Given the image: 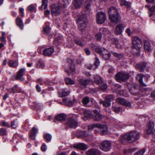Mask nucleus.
<instances>
[{
  "mask_svg": "<svg viewBox=\"0 0 155 155\" xmlns=\"http://www.w3.org/2000/svg\"><path fill=\"white\" fill-rule=\"evenodd\" d=\"M78 122L72 117H69L67 120L66 125L70 128H76L78 127Z\"/></svg>",
  "mask_w": 155,
  "mask_h": 155,
  "instance_id": "nucleus-10",
  "label": "nucleus"
},
{
  "mask_svg": "<svg viewBox=\"0 0 155 155\" xmlns=\"http://www.w3.org/2000/svg\"><path fill=\"white\" fill-rule=\"evenodd\" d=\"M149 77L148 76L145 75L143 74L140 73L138 74L136 78L138 80L141 85L143 86H146L147 85L143 82V81L145 82L147 81Z\"/></svg>",
  "mask_w": 155,
  "mask_h": 155,
  "instance_id": "nucleus-9",
  "label": "nucleus"
},
{
  "mask_svg": "<svg viewBox=\"0 0 155 155\" xmlns=\"http://www.w3.org/2000/svg\"><path fill=\"white\" fill-rule=\"evenodd\" d=\"M83 0H74L73 2V4L76 8L79 7L82 2Z\"/></svg>",
  "mask_w": 155,
  "mask_h": 155,
  "instance_id": "nucleus-33",
  "label": "nucleus"
},
{
  "mask_svg": "<svg viewBox=\"0 0 155 155\" xmlns=\"http://www.w3.org/2000/svg\"><path fill=\"white\" fill-rule=\"evenodd\" d=\"M89 101V98L87 97H86L83 99V103L84 105H87Z\"/></svg>",
  "mask_w": 155,
  "mask_h": 155,
  "instance_id": "nucleus-55",
  "label": "nucleus"
},
{
  "mask_svg": "<svg viewBox=\"0 0 155 155\" xmlns=\"http://www.w3.org/2000/svg\"><path fill=\"white\" fill-rule=\"evenodd\" d=\"M51 8L52 15L55 16L61 14L63 10L62 7L57 4H53L51 6Z\"/></svg>",
  "mask_w": 155,
  "mask_h": 155,
  "instance_id": "nucleus-5",
  "label": "nucleus"
},
{
  "mask_svg": "<svg viewBox=\"0 0 155 155\" xmlns=\"http://www.w3.org/2000/svg\"><path fill=\"white\" fill-rule=\"evenodd\" d=\"M77 136L79 138H85L92 137L93 136V134L87 133L85 131H82L78 132L77 134Z\"/></svg>",
  "mask_w": 155,
  "mask_h": 155,
  "instance_id": "nucleus-17",
  "label": "nucleus"
},
{
  "mask_svg": "<svg viewBox=\"0 0 155 155\" xmlns=\"http://www.w3.org/2000/svg\"><path fill=\"white\" fill-rule=\"evenodd\" d=\"M95 51L96 52L99 53L102 55V54L104 53H106V52H107V50L104 49L103 50H102L100 48H97L95 49Z\"/></svg>",
  "mask_w": 155,
  "mask_h": 155,
  "instance_id": "nucleus-49",
  "label": "nucleus"
},
{
  "mask_svg": "<svg viewBox=\"0 0 155 155\" xmlns=\"http://www.w3.org/2000/svg\"><path fill=\"white\" fill-rule=\"evenodd\" d=\"M97 22L98 24H102L105 22L107 19V16L105 12H98L96 15Z\"/></svg>",
  "mask_w": 155,
  "mask_h": 155,
  "instance_id": "nucleus-8",
  "label": "nucleus"
},
{
  "mask_svg": "<svg viewBox=\"0 0 155 155\" xmlns=\"http://www.w3.org/2000/svg\"><path fill=\"white\" fill-rule=\"evenodd\" d=\"M113 110L116 113H118L120 111V108L119 107H114L113 108Z\"/></svg>",
  "mask_w": 155,
  "mask_h": 155,
  "instance_id": "nucleus-61",
  "label": "nucleus"
},
{
  "mask_svg": "<svg viewBox=\"0 0 155 155\" xmlns=\"http://www.w3.org/2000/svg\"><path fill=\"white\" fill-rule=\"evenodd\" d=\"M132 42L134 47L136 49L140 50L142 46V41L139 37L135 36L132 37Z\"/></svg>",
  "mask_w": 155,
  "mask_h": 155,
  "instance_id": "nucleus-6",
  "label": "nucleus"
},
{
  "mask_svg": "<svg viewBox=\"0 0 155 155\" xmlns=\"http://www.w3.org/2000/svg\"><path fill=\"white\" fill-rule=\"evenodd\" d=\"M116 101L117 103L126 107H130L131 106L130 102L123 98L119 97L116 99Z\"/></svg>",
  "mask_w": 155,
  "mask_h": 155,
  "instance_id": "nucleus-13",
  "label": "nucleus"
},
{
  "mask_svg": "<svg viewBox=\"0 0 155 155\" xmlns=\"http://www.w3.org/2000/svg\"><path fill=\"white\" fill-rule=\"evenodd\" d=\"M120 5H126L129 6L130 5V4L129 2H126L124 0H121L120 2Z\"/></svg>",
  "mask_w": 155,
  "mask_h": 155,
  "instance_id": "nucleus-53",
  "label": "nucleus"
},
{
  "mask_svg": "<svg viewBox=\"0 0 155 155\" xmlns=\"http://www.w3.org/2000/svg\"><path fill=\"white\" fill-rule=\"evenodd\" d=\"M129 74L124 72H119L115 75L116 80L118 82H124L128 79Z\"/></svg>",
  "mask_w": 155,
  "mask_h": 155,
  "instance_id": "nucleus-7",
  "label": "nucleus"
},
{
  "mask_svg": "<svg viewBox=\"0 0 155 155\" xmlns=\"http://www.w3.org/2000/svg\"><path fill=\"white\" fill-rule=\"evenodd\" d=\"M100 63L98 59L96 58L95 59V61L94 63V64L96 67H97V66L99 65Z\"/></svg>",
  "mask_w": 155,
  "mask_h": 155,
  "instance_id": "nucleus-63",
  "label": "nucleus"
},
{
  "mask_svg": "<svg viewBox=\"0 0 155 155\" xmlns=\"http://www.w3.org/2000/svg\"><path fill=\"white\" fill-rule=\"evenodd\" d=\"M114 55L118 58L119 59H121L123 57V55L121 54H118L116 53H113Z\"/></svg>",
  "mask_w": 155,
  "mask_h": 155,
  "instance_id": "nucleus-57",
  "label": "nucleus"
},
{
  "mask_svg": "<svg viewBox=\"0 0 155 155\" xmlns=\"http://www.w3.org/2000/svg\"><path fill=\"white\" fill-rule=\"evenodd\" d=\"M6 131L5 129L3 128L0 129V135H4L6 134Z\"/></svg>",
  "mask_w": 155,
  "mask_h": 155,
  "instance_id": "nucleus-59",
  "label": "nucleus"
},
{
  "mask_svg": "<svg viewBox=\"0 0 155 155\" xmlns=\"http://www.w3.org/2000/svg\"><path fill=\"white\" fill-rule=\"evenodd\" d=\"M44 137L48 141H50L52 138L51 135L49 134H45L44 135Z\"/></svg>",
  "mask_w": 155,
  "mask_h": 155,
  "instance_id": "nucleus-48",
  "label": "nucleus"
},
{
  "mask_svg": "<svg viewBox=\"0 0 155 155\" xmlns=\"http://www.w3.org/2000/svg\"><path fill=\"white\" fill-rule=\"evenodd\" d=\"M66 117V115L64 114H57L55 116V119L54 120V122L56 123V120L59 121H64L65 120Z\"/></svg>",
  "mask_w": 155,
  "mask_h": 155,
  "instance_id": "nucleus-16",
  "label": "nucleus"
},
{
  "mask_svg": "<svg viewBox=\"0 0 155 155\" xmlns=\"http://www.w3.org/2000/svg\"><path fill=\"white\" fill-rule=\"evenodd\" d=\"M125 32L128 36H130L131 35V31L130 28H128L126 29Z\"/></svg>",
  "mask_w": 155,
  "mask_h": 155,
  "instance_id": "nucleus-64",
  "label": "nucleus"
},
{
  "mask_svg": "<svg viewBox=\"0 0 155 155\" xmlns=\"http://www.w3.org/2000/svg\"><path fill=\"white\" fill-rule=\"evenodd\" d=\"M111 143L109 141L105 140L102 142L100 146V149L104 151H107L110 150Z\"/></svg>",
  "mask_w": 155,
  "mask_h": 155,
  "instance_id": "nucleus-12",
  "label": "nucleus"
},
{
  "mask_svg": "<svg viewBox=\"0 0 155 155\" xmlns=\"http://www.w3.org/2000/svg\"><path fill=\"white\" fill-rule=\"evenodd\" d=\"M114 43L115 44L116 47L117 49H121L122 48V45H121V43L119 40L116 38L114 39Z\"/></svg>",
  "mask_w": 155,
  "mask_h": 155,
  "instance_id": "nucleus-40",
  "label": "nucleus"
},
{
  "mask_svg": "<svg viewBox=\"0 0 155 155\" xmlns=\"http://www.w3.org/2000/svg\"><path fill=\"white\" fill-rule=\"evenodd\" d=\"M74 41L76 44L81 46H83L85 45L84 41H81L79 39H75Z\"/></svg>",
  "mask_w": 155,
  "mask_h": 155,
  "instance_id": "nucleus-47",
  "label": "nucleus"
},
{
  "mask_svg": "<svg viewBox=\"0 0 155 155\" xmlns=\"http://www.w3.org/2000/svg\"><path fill=\"white\" fill-rule=\"evenodd\" d=\"M65 71L67 72L68 75L71 74H74L75 73V69L74 65L71 64V66L70 67V69L69 71L66 70Z\"/></svg>",
  "mask_w": 155,
  "mask_h": 155,
  "instance_id": "nucleus-32",
  "label": "nucleus"
},
{
  "mask_svg": "<svg viewBox=\"0 0 155 155\" xmlns=\"http://www.w3.org/2000/svg\"><path fill=\"white\" fill-rule=\"evenodd\" d=\"M94 78L95 82L98 85H100L103 83L102 79L100 76L97 75L95 76Z\"/></svg>",
  "mask_w": 155,
  "mask_h": 155,
  "instance_id": "nucleus-30",
  "label": "nucleus"
},
{
  "mask_svg": "<svg viewBox=\"0 0 155 155\" xmlns=\"http://www.w3.org/2000/svg\"><path fill=\"white\" fill-rule=\"evenodd\" d=\"M99 103L105 107H109L110 106L111 104V103L109 101H108L106 100L103 101L102 99L99 100Z\"/></svg>",
  "mask_w": 155,
  "mask_h": 155,
  "instance_id": "nucleus-31",
  "label": "nucleus"
},
{
  "mask_svg": "<svg viewBox=\"0 0 155 155\" xmlns=\"http://www.w3.org/2000/svg\"><path fill=\"white\" fill-rule=\"evenodd\" d=\"M145 6L149 9L148 13L150 17L155 16V4L152 6L146 5Z\"/></svg>",
  "mask_w": 155,
  "mask_h": 155,
  "instance_id": "nucleus-19",
  "label": "nucleus"
},
{
  "mask_svg": "<svg viewBox=\"0 0 155 155\" xmlns=\"http://www.w3.org/2000/svg\"><path fill=\"white\" fill-rule=\"evenodd\" d=\"M16 23L17 25L22 30L23 29L24 24L22 19L17 17L15 19Z\"/></svg>",
  "mask_w": 155,
  "mask_h": 155,
  "instance_id": "nucleus-25",
  "label": "nucleus"
},
{
  "mask_svg": "<svg viewBox=\"0 0 155 155\" xmlns=\"http://www.w3.org/2000/svg\"><path fill=\"white\" fill-rule=\"evenodd\" d=\"M144 48L146 51H150L151 50V46L149 42H145L144 44Z\"/></svg>",
  "mask_w": 155,
  "mask_h": 155,
  "instance_id": "nucleus-41",
  "label": "nucleus"
},
{
  "mask_svg": "<svg viewBox=\"0 0 155 155\" xmlns=\"http://www.w3.org/2000/svg\"><path fill=\"white\" fill-rule=\"evenodd\" d=\"M28 10L30 12H36V7L33 4H31L28 6L27 8Z\"/></svg>",
  "mask_w": 155,
  "mask_h": 155,
  "instance_id": "nucleus-39",
  "label": "nucleus"
},
{
  "mask_svg": "<svg viewBox=\"0 0 155 155\" xmlns=\"http://www.w3.org/2000/svg\"><path fill=\"white\" fill-rule=\"evenodd\" d=\"M80 85L82 86H86L90 84L93 82L92 80L83 79H81L78 81Z\"/></svg>",
  "mask_w": 155,
  "mask_h": 155,
  "instance_id": "nucleus-22",
  "label": "nucleus"
},
{
  "mask_svg": "<svg viewBox=\"0 0 155 155\" xmlns=\"http://www.w3.org/2000/svg\"><path fill=\"white\" fill-rule=\"evenodd\" d=\"M126 126V124H124L121 122L118 123L115 126L118 129L124 128Z\"/></svg>",
  "mask_w": 155,
  "mask_h": 155,
  "instance_id": "nucleus-42",
  "label": "nucleus"
},
{
  "mask_svg": "<svg viewBox=\"0 0 155 155\" xmlns=\"http://www.w3.org/2000/svg\"><path fill=\"white\" fill-rule=\"evenodd\" d=\"M135 149L134 148H130L126 149L124 150V153L125 155H129L133 151H134Z\"/></svg>",
  "mask_w": 155,
  "mask_h": 155,
  "instance_id": "nucleus-35",
  "label": "nucleus"
},
{
  "mask_svg": "<svg viewBox=\"0 0 155 155\" xmlns=\"http://www.w3.org/2000/svg\"><path fill=\"white\" fill-rule=\"evenodd\" d=\"M87 22L78 24V28L81 31L84 30L86 27Z\"/></svg>",
  "mask_w": 155,
  "mask_h": 155,
  "instance_id": "nucleus-34",
  "label": "nucleus"
},
{
  "mask_svg": "<svg viewBox=\"0 0 155 155\" xmlns=\"http://www.w3.org/2000/svg\"><path fill=\"white\" fill-rule=\"evenodd\" d=\"M124 27L122 24H120L117 25L115 29V34L118 35L121 34L124 30Z\"/></svg>",
  "mask_w": 155,
  "mask_h": 155,
  "instance_id": "nucleus-24",
  "label": "nucleus"
},
{
  "mask_svg": "<svg viewBox=\"0 0 155 155\" xmlns=\"http://www.w3.org/2000/svg\"><path fill=\"white\" fill-rule=\"evenodd\" d=\"M50 31L49 27L48 26L46 25L43 28V31L46 34H48Z\"/></svg>",
  "mask_w": 155,
  "mask_h": 155,
  "instance_id": "nucleus-56",
  "label": "nucleus"
},
{
  "mask_svg": "<svg viewBox=\"0 0 155 155\" xmlns=\"http://www.w3.org/2000/svg\"><path fill=\"white\" fill-rule=\"evenodd\" d=\"M128 89L130 93L134 96H137L139 97H141L140 91L138 86L134 84H127Z\"/></svg>",
  "mask_w": 155,
  "mask_h": 155,
  "instance_id": "nucleus-3",
  "label": "nucleus"
},
{
  "mask_svg": "<svg viewBox=\"0 0 155 155\" xmlns=\"http://www.w3.org/2000/svg\"><path fill=\"white\" fill-rule=\"evenodd\" d=\"M91 112L90 111L86 110L84 111V115L85 117H91Z\"/></svg>",
  "mask_w": 155,
  "mask_h": 155,
  "instance_id": "nucleus-51",
  "label": "nucleus"
},
{
  "mask_svg": "<svg viewBox=\"0 0 155 155\" xmlns=\"http://www.w3.org/2000/svg\"><path fill=\"white\" fill-rule=\"evenodd\" d=\"M54 49L52 48L45 49L43 51V54L44 55L49 56L54 52Z\"/></svg>",
  "mask_w": 155,
  "mask_h": 155,
  "instance_id": "nucleus-21",
  "label": "nucleus"
},
{
  "mask_svg": "<svg viewBox=\"0 0 155 155\" xmlns=\"http://www.w3.org/2000/svg\"><path fill=\"white\" fill-rule=\"evenodd\" d=\"M37 81L39 84L41 85L45 84L47 85H52L53 84L52 82L48 80L45 81L41 79H39Z\"/></svg>",
  "mask_w": 155,
  "mask_h": 155,
  "instance_id": "nucleus-29",
  "label": "nucleus"
},
{
  "mask_svg": "<svg viewBox=\"0 0 155 155\" xmlns=\"http://www.w3.org/2000/svg\"><path fill=\"white\" fill-rule=\"evenodd\" d=\"M48 0H42V4L40 7V9L42 10L43 9L46 8L48 6Z\"/></svg>",
  "mask_w": 155,
  "mask_h": 155,
  "instance_id": "nucleus-38",
  "label": "nucleus"
},
{
  "mask_svg": "<svg viewBox=\"0 0 155 155\" xmlns=\"http://www.w3.org/2000/svg\"><path fill=\"white\" fill-rule=\"evenodd\" d=\"M147 63L145 62H142L136 64V68L140 72H143L147 67Z\"/></svg>",
  "mask_w": 155,
  "mask_h": 155,
  "instance_id": "nucleus-15",
  "label": "nucleus"
},
{
  "mask_svg": "<svg viewBox=\"0 0 155 155\" xmlns=\"http://www.w3.org/2000/svg\"><path fill=\"white\" fill-rule=\"evenodd\" d=\"M63 101L67 106H70L76 104L77 102L76 100L75 99H74L72 100L65 99H64Z\"/></svg>",
  "mask_w": 155,
  "mask_h": 155,
  "instance_id": "nucleus-28",
  "label": "nucleus"
},
{
  "mask_svg": "<svg viewBox=\"0 0 155 155\" xmlns=\"http://www.w3.org/2000/svg\"><path fill=\"white\" fill-rule=\"evenodd\" d=\"M74 147L75 148L82 150H85L88 148L87 146L82 143H79L74 145Z\"/></svg>",
  "mask_w": 155,
  "mask_h": 155,
  "instance_id": "nucleus-20",
  "label": "nucleus"
},
{
  "mask_svg": "<svg viewBox=\"0 0 155 155\" xmlns=\"http://www.w3.org/2000/svg\"><path fill=\"white\" fill-rule=\"evenodd\" d=\"M70 91L68 90L64 89L58 91V94L61 97H65L68 95Z\"/></svg>",
  "mask_w": 155,
  "mask_h": 155,
  "instance_id": "nucleus-27",
  "label": "nucleus"
},
{
  "mask_svg": "<svg viewBox=\"0 0 155 155\" xmlns=\"http://www.w3.org/2000/svg\"><path fill=\"white\" fill-rule=\"evenodd\" d=\"M21 91V89L18 88V85L16 84L12 88L11 92L12 93L14 94L15 93L20 92Z\"/></svg>",
  "mask_w": 155,
  "mask_h": 155,
  "instance_id": "nucleus-37",
  "label": "nucleus"
},
{
  "mask_svg": "<svg viewBox=\"0 0 155 155\" xmlns=\"http://www.w3.org/2000/svg\"><path fill=\"white\" fill-rule=\"evenodd\" d=\"M108 12L110 21L113 22H117L119 19V15L117 9L112 7L109 8Z\"/></svg>",
  "mask_w": 155,
  "mask_h": 155,
  "instance_id": "nucleus-2",
  "label": "nucleus"
},
{
  "mask_svg": "<svg viewBox=\"0 0 155 155\" xmlns=\"http://www.w3.org/2000/svg\"><path fill=\"white\" fill-rule=\"evenodd\" d=\"M104 99L106 101H110V103L112 101L114 100V97L112 95H107L104 98Z\"/></svg>",
  "mask_w": 155,
  "mask_h": 155,
  "instance_id": "nucleus-45",
  "label": "nucleus"
},
{
  "mask_svg": "<svg viewBox=\"0 0 155 155\" xmlns=\"http://www.w3.org/2000/svg\"><path fill=\"white\" fill-rule=\"evenodd\" d=\"M65 81L67 84H75V82L73 80L69 78H66Z\"/></svg>",
  "mask_w": 155,
  "mask_h": 155,
  "instance_id": "nucleus-46",
  "label": "nucleus"
},
{
  "mask_svg": "<svg viewBox=\"0 0 155 155\" xmlns=\"http://www.w3.org/2000/svg\"><path fill=\"white\" fill-rule=\"evenodd\" d=\"M8 65L12 67H16L18 65V63L17 61L11 60L10 61Z\"/></svg>",
  "mask_w": 155,
  "mask_h": 155,
  "instance_id": "nucleus-43",
  "label": "nucleus"
},
{
  "mask_svg": "<svg viewBox=\"0 0 155 155\" xmlns=\"http://www.w3.org/2000/svg\"><path fill=\"white\" fill-rule=\"evenodd\" d=\"M37 66L38 67L43 68L44 66V63L42 61L40 60L37 63Z\"/></svg>",
  "mask_w": 155,
  "mask_h": 155,
  "instance_id": "nucleus-52",
  "label": "nucleus"
},
{
  "mask_svg": "<svg viewBox=\"0 0 155 155\" xmlns=\"http://www.w3.org/2000/svg\"><path fill=\"white\" fill-rule=\"evenodd\" d=\"M38 131V130L35 127H33L29 134V136L31 139L34 140L35 139V136Z\"/></svg>",
  "mask_w": 155,
  "mask_h": 155,
  "instance_id": "nucleus-26",
  "label": "nucleus"
},
{
  "mask_svg": "<svg viewBox=\"0 0 155 155\" xmlns=\"http://www.w3.org/2000/svg\"><path fill=\"white\" fill-rule=\"evenodd\" d=\"M25 71V69L24 68L20 69L18 72L16 76L15 77V79L20 81L24 80V79L23 76L24 74Z\"/></svg>",
  "mask_w": 155,
  "mask_h": 155,
  "instance_id": "nucleus-14",
  "label": "nucleus"
},
{
  "mask_svg": "<svg viewBox=\"0 0 155 155\" xmlns=\"http://www.w3.org/2000/svg\"><path fill=\"white\" fill-rule=\"evenodd\" d=\"M140 94L141 96H144L147 95L149 94L150 90L146 88H143L142 89L141 91H140Z\"/></svg>",
  "mask_w": 155,
  "mask_h": 155,
  "instance_id": "nucleus-36",
  "label": "nucleus"
},
{
  "mask_svg": "<svg viewBox=\"0 0 155 155\" xmlns=\"http://www.w3.org/2000/svg\"><path fill=\"white\" fill-rule=\"evenodd\" d=\"M97 127L100 129V134L103 135L107 134V128L106 126L102 125L100 124H94L88 126V130H91L94 127Z\"/></svg>",
  "mask_w": 155,
  "mask_h": 155,
  "instance_id": "nucleus-4",
  "label": "nucleus"
},
{
  "mask_svg": "<svg viewBox=\"0 0 155 155\" xmlns=\"http://www.w3.org/2000/svg\"><path fill=\"white\" fill-rule=\"evenodd\" d=\"M101 34L99 32L96 35V38L97 41H100L102 38Z\"/></svg>",
  "mask_w": 155,
  "mask_h": 155,
  "instance_id": "nucleus-58",
  "label": "nucleus"
},
{
  "mask_svg": "<svg viewBox=\"0 0 155 155\" xmlns=\"http://www.w3.org/2000/svg\"><path fill=\"white\" fill-rule=\"evenodd\" d=\"M102 55L103 58L105 60L108 59L110 56V54L107 50V52H106V53H103Z\"/></svg>",
  "mask_w": 155,
  "mask_h": 155,
  "instance_id": "nucleus-44",
  "label": "nucleus"
},
{
  "mask_svg": "<svg viewBox=\"0 0 155 155\" xmlns=\"http://www.w3.org/2000/svg\"><path fill=\"white\" fill-rule=\"evenodd\" d=\"M154 123L153 121H150L147 125V132L146 134H151L153 137V135L155 131L153 128Z\"/></svg>",
  "mask_w": 155,
  "mask_h": 155,
  "instance_id": "nucleus-11",
  "label": "nucleus"
},
{
  "mask_svg": "<svg viewBox=\"0 0 155 155\" xmlns=\"http://www.w3.org/2000/svg\"><path fill=\"white\" fill-rule=\"evenodd\" d=\"M76 21L77 24L87 22L86 15L84 14L81 15L79 16L77 19H76Z\"/></svg>",
  "mask_w": 155,
  "mask_h": 155,
  "instance_id": "nucleus-23",
  "label": "nucleus"
},
{
  "mask_svg": "<svg viewBox=\"0 0 155 155\" xmlns=\"http://www.w3.org/2000/svg\"><path fill=\"white\" fill-rule=\"evenodd\" d=\"M92 2L91 0H86L85 2V7L87 9H89Z\"/></svg>",
  "mask_w": 155,
  "mask_h": 155,
  "instance_id": "nucleus-50",
  "label": "nucleus"
},
{
  "mask_svg": "<svg viewBox=\"0 0 155 155\" xmlns=\"http://www.w3.org/2000/svg\"><path fill=\"white\" fill-rule=\"evenodd\" d=\"M145 152V149L144 148L137 151L136 154V155H143Z\"/></svg>",
  "mask_w": 155,
  "mask_h": 155,
  "instance_id": "nucleus-54",
  "label": "nucleus"
},
{
  "mask_svg": "<svg viewBox=\"0 0 155 155\" xmlns=\"http://www.w3.org/2000/svg\"><path fill=\"white\" fill-rule=\"evenodd\" d=\"M140 135V133L137 131H132L124 135L121 136L120 140L123 144L126 143L127 142L131 143L139 139Z\"/></svg>",
  "mask_w": 155,
  "mask_h": 155,
  "instance_id": "nucleus-1",
  "label": "nucleus"
},
{
  "mask_svg": "<svg viewBox=\"0 0 155 155\" xmlns=\"http://www.w3.org/2000/svg\"><path fill=\"white\" fill-rule=\"evenodd\" d=\"M107 88V85L106 84H104L102 86L100 87V89L103 91H104Z\"/></svg>",
  "mask_w": 155,
  "mask_h": 155,
  "instance_id": "nucleus-60",
  "label": "nucleus"
},
{
  "mask_svg": "<svg viewBox=\"0 0 155 155\" xmlns=\"http://www.w3.org/2000/svg\"><path fill=\"white\" fill-rule=\"evenodd\" d=\"M93 111L94 113L93 116L94 120L97 121L101 120L103 116L99 113V111L96 110H94Z\"/></svg>",
  "mask_w": 155,
  "mask_h": 155,
  "instance_id": "nucleus-18",
  "label": "nucleus"
},
{
  "mask_svg": "<svg viewBox=\"0 0 155 155\" xmlns=\"http://www.w3.org/2000/svg\"><path fill=\"white\" fill-rule=\"evenodd\" d=\"M11 126L13 128H15L17 126V124H16L15 120L12 121L11 123Z\"/></svg>",
  "mask_w": 155,
  "mask_h": 155,
  "instance_id": "nucleus-62",
  "label": "nucleus"
}]
</instances>
